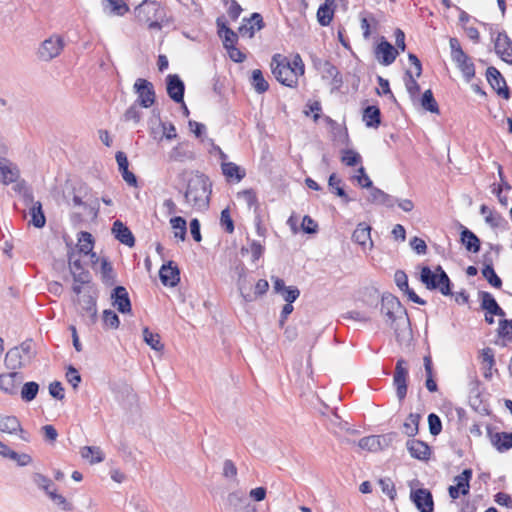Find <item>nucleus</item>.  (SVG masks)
<instances>
[{"instance_id": "12", "label": "nucleus", "mask_w": 512, "mask_h": 512, "mask_svg": "<svg viewBox=\"0 0 512 512\" xmlns=\"http://www.w3.org/2000/svg\"><path fill=\"white\" fill-rule=\"evenodd\" d=\"M374 53L375 58L380 64L388 66L395 61L396 57L399 54V51L394 46H392L388 41L382 38L381 41L375 47Z\"/></svg>"}, {"instance_id": "46", "label": "nucleus", "mask_w": 512, "mask_h": 512, "mask_svg": "<svg viewBox=\"0 0 512 512\" xmlns=\"http://www.w3.org/2000/svg\"><path fill=\"white\" fill-rule=\"evenodd\" d=\"M143 340L148 346H150L155 351L160 352L164 349V345L161 342L160 335L151 332L147 327L143 329Z\"/></svg>"}, {"instance_id": "30", "label": "nucleus", "mask_w": 512, "mask_h": 512, "mask_svg": "<svg viewBox=\"0 0 512 512\" xmlns=\"http://www.w3.org/2000/svg\"><path fill=\"white\" fill-rule=\"evenodd\" d=\"M103 11L109 15L124 16L129 7L123 0H102Z\"/></svg>"}, {"instance_id": "8", "label": "nucleus", "mask_w": 512, "mask_h": 512, "mask_svg": "<svg viewBox=\"0 0 512 512\" xmlns=\"http://www.w3.org/2000/svg\"><path fill=\"white\" fill-rule=\"evenodd\" d=\"M137 99L134 103L141 105L143 108H149L155 103L156 95L154 86L146 79L138 78L133 86Z\"/></svg>"}, {"instance_id": "24", "label": "nucleus", "mask_w": 512, "mask_h": 512, "mask_svg": "<svg viewBox=\"0 0 512 512\" xmlns=\"http://www.w3.org/2000/svg\"><path fill=\"white\" fill-rule=\"evenodd\" d=\"M237 287L244 301L251 302L254 300V296L251 291V280L249 279L247 271L244 267L238 268Z\"/></svg>"}, {"instance_id": "45", "label": "nucleus", "mask_w": 512, "mask_h": 512, "mask_svg": "<svg viewBox=\"0 0 512 512\" xmlns=\"http://www.w3.org/2000/svg\"><path fill=\"white\" fill-rule=\"evenodd\" d=\"M366 126L377 128L380 124V110L376 106H368L363 113Z\"/></svg>"}, {"instance_id": "3", "label": "nucleus", "mask_w": 512, "mask_h": 512, "mask_svg": "<svg viewBox=\"0 0 512 512\" xmlns=\"http://www.w3.org/2000/svg\"><path fill=\"white\" fill-rule=\"evenodd\" d=\"M134 14L137 21L146 24L149 29L160 30L167 23L165 9L156 1H142L135 7Z\"/></svg>"}, {"instance_id": "35", "label": "nucleus", "mask_w": 512, "mask_h": 512, "mask_svg": "<svg viewBox=\"0 0 512 512\" xmlns=\"http://www.w3.org/2000/svg\"><path fill=\"white\" fill-rule=\"evenodd\" d=\"M481 298V306L484 310L487 311L488 314L504 316L505 312L503 309L497 304L495 298L488 292H482L480 294Z\"/></svg>"}, {"instance_id": "9", "label": "nucleus", "mask_w": 512, "mask_h": 512, "mask_svg": "<svg viewBox=\"0 0 512 512\" xmlns=\"http://www.w3.org/2000/svg\"><path fill=\"white\" fill-rule=\"evenodd\" d=\"M25 205L28 211H23V217H30L28 224L35 228H43L46 224V217L44 215L42 204L40 201H34L32 195H26L24 198Z\"/></svg>"}, {"instance_id": "6", "label": "nucleus", "mask_w": 512, "mask_h": 512, "mask_svg": "<svg viewBox=\"0 0 512 512\" xmlns=\"http://www.w3.org/2000/svg\"><path fill=\"white\" fill-rule=\"evenodd\" d=\"M32 341H25L17 347L11 348L5 356V365L10 370H17L28 365L34 357Z\"/></svg>"}, {"instance_id": "38", "label": "nucleus", "mask_w": 512, "mask_h": 512, "mask_svg": "<svg viewBox=\"0 0 512 512\" xmlns=\"http://www.w3.org/2000/svg\"><path fill=\"white\" fill-rule=\"evenodd\" d=\"M374 310L372 308L355 309L343 315L344 319H349L361 323H367L372 319Z\"/></svg>"}, {"instance_id": "58", "label": "nucleus", "mask_w": 512, "mask_h": 512, "mask_svg": "<svg viewBox=\"0 0 512 512\" xmlns=\"http://www.w3.org/2000/svg\"><path fill=\"white\" fill-rule=\"evenodd\" d=\"M82 308L90 316L92 321L96 318V301L91 295H84L82 300Z\"/></svg>"}, {"instance_id": "50", "label": "nucleus", "mask_w": 512, "mask_h": 512, "mask_svg": "<svg viewBox=\"0 0 512 512\" xmlns=\"http://www.w3.org/2000/svg\"><path fill=\"white\" fill-rule=\"evenodd\" d=\"M153 115L159 122V128L162 131V137L167 140H172L177 137L176 128L172 123H165L159 119V111L153 110Z\"/></svg>"}, {"instance_id": "43", "label": "nucleus", "mask_w": 512, "mask_h": 512, "mask_svg": "<svg viewBox=\"0 0 512 512\" xmlns=\"http://www.w3.org/2000/svg\"><path fill=\"white\" fill-rule=\"evenodd\" d=\"M480 212L484 216L485 222L493 228L500 227L504 223L503 217L499 213L492 211L486 205L481 206Z\"/></svg>"}, {"instance_id": "57", "label": "nucleus", "mask_w": 512, "mask_h": 512, "mask_svg": "<svg viewBox=\"0 0 512 512\" xmlns=\"http://www.w3.org/2000/svg\"><path fill=\"white\" fill-rule=\"evenodd\" d=\"M49 498L56 504L58 507H60L64 511H69L72 509L71 504L66 500L64 496L61 494L56 493L54 489L51 491H48Z\"/></svg>"}, {"instance_id": "5", "label": "nucleus", "mask_w": 512, "mask_h": 512, "mask_svg": "<svg viewBox=\"0 0 512 512\" xmlns=\"http://www.w3.org/2000/svg\"><path fill=\"white\" fill-rule=\"evenodd\" d=\"M420 281L429 290L438 289L445 296L451 294L450 279L441 266H437L434 271L427 266L422 267Z\"/></svg>"}, {"instance_id": "7", "label": "nucleus", "mask_w": 512, "mask_h": 512, "mask_svg": "<svg viewBox=\"0 0 512 512\" xmlns=\"http://www.w3.org/2000/svg\"><path fill=\"white\" fill-rule=\"evenodd\" d=\"M66 46L62 35L53 33L43 40L38 49L37 57L44 62H49L61 55Z\"/></svg>"}, {"instance_id": "51", "label": "nucleus", "mask_w": 512, "mask_h": 512, "mask_svg": "<svg viewBox=\"0 0 512 512\" xmlns=\"http://www.w3.org/2000/svg\"><path fill=\"white\" fill-rule=\"evenodd\" d=\"M194 155L191 151H188L183 144L175 146L170 152V159L174 161H185L191 160Z\"/></svg>"}, {"instance_id": "40", "label": "nucleus", "mask_w": 512, "mask_h": 512, "mask_svg": "<svg viewBox=\"0 0 512 512\" xmlns=\"http://www.w3.org/2000/svg\"><path fill=\"white\" fill-rule=\"evenodd\" d=\"M461 241L470 252L476 253L480 250V240L473 232L466 228L461 233Z\"/></svg>"}, {"instance_id": "61", "label": "nucleus", "mask_w": 512, "mask_h": 512, "mask_svg": "<svg viewBox=\"0 0 512 512\" xmlns=\"http://www.w3.org/2000/svg\"><path fill=\"white\" fill-rule=\"evenodd\" d=\"M103 322L106 327L116 329L119 327L120 320L118 315L112 310H104Z\"/></svg>"}, {"instance_id": "42", "label": "nucleus", "mask_w": 512, "mask_h": 512, "mask_svg": "<svg viewBox=\"0 0 512 512\" xmlns=\"http://www.w3.org/2000/svg\"><path fill=\"white\" fill-rule=\"evenodd\" d=\"M341 179L335 174L332 173L328 180V185L332 193L336 194L338 197L342 199L344 203H348L351 199L348 197L343 187L341 186Z\"/></svg>"}, {"instance_id": "16", "label": "nucleus", "mask_w": 512, "mask_h": 512, "mask_svg": "<svg viewBox=\"0 0 512 512\" xmlns=\"http://www.w3.org/2000/svg\"><path fill=\"white\" fill-rule=\"evenodd\" d=\"M496 54L506 63L512 64V41L505 33H498L494 39Z\"/></svg>"}, {"instance_id": "27", "label": "nucleus", "mask_w": 512, "mask_h": 512, "mask_svg": "<svg viewBox=\"0 0 512 512\" xmlns=\"http://www.w3.org/2000/svg\"><path fill=\"white\" fill-rule=\"evenodd\" d=\"M451 58L458 69L461 71L465 80L470 82L471 79L475 76V66L471 58L465 52L462 53V57H459V59L457 56H453Z\"/></svg>"}, {"instance_id": "21", "label": "nucleus", "mask_w": 512, "mask_h": 512, "mask_svg": "<svg viewBox=\"0 0 512 512\" xmlns=\"http://www.w3.org/2000/svg\"><path fill=\"white\" fill-rule=\"evenodd\" d=\"M19 177V170L15 164L0 156V182L4 185L16 182Z\"/></svg>"}, {"instance_id": "63", "label": "nucleus", "mask_w": 512, "mask_h": 512, "mask_svg": "<svg viewBox=\"0 0 512 512\" xmlns=\"http://www.w3.org/2000/svg\"><path fill=\"white\" fill-rule=\"evenodd\" d=\"M341 160L347 166H355L360 163L361 156L353 150H344Z\"/></svg>"}, {"instance_id": "22", "label": "nucleus", "mask_w": 512, "mask_h": 512, "mask_svg": "<svg viewBox=\"0 0 512 512\" xmlns=\"http://www.w3.org/2000/svg\"><path fill=\"white\" fill-rule=\"evenodd\" d=\"M113 299V306L117 308L120 313H129L131 311V302L128 292L125 287L117 286L111 295Z\"/></svg>"}, {"instance_id": "48", "label": "nucleus", "mask_w": 512, "mask_h": 512, "mask_svg": "<svg viewBox=\"0 0 512 512\" xmlns=\"http://www.w3.org/2000/svg\"><path fill=\"white\" fill-rule=\"evenodd\" d=\"M251 84L259 94L266 92L269 88L268 82L264 79L263 74L259 69H254L252 71Z\"/></svg>"}, {"instance_id": "17", "label": "nucleus", "mask_w": 512, "mask_h": 512, "mask_svg": "<svg viewBox=\"0 0 512 512\" xmlns=\"http://www.w3.org/2000/svg\"><path fill=\"white\" fill-rule=\"evenodd\" d=\"M371 227L366 223H359L352 234V240L362 247L366 252L373 248V241L371 239Z\"/></svg>"}, {"instance_id": "39", "label": "nucleus", "mask_w": 512, "mask_h": 512, "mask_svg": "<svg viewBox=\"0 0 512 512\" xmlns=\"http://www.w3.org/2000/svg\"><path fill=\"white\" fill-rule=\"evenodd\" d=\"M142 106L136 103L130 105L122 116V120L127 123L138 125L143 117Z\"/></svg>"}, {"instance_id": "59", "label": "nucleus", "mask_w": 512, "mask_h": 512, "mask_svg": "<svg viewBox=\"0 0 512 512\" xmlns=\"http://www.w3.org/2000/svg\"><path fill=\"white\" fill-rule=\"evenodd\" d=\"M32 479H33V482L40 489H42L46 492V494H48V491L52 490V487H53L52 481L49 478H47L46 476H44L43 474L34 473Z\"/></svg>"}, {"instance_id": "1", "label": "nucleus", "mask_w": 512, "mask_h": 512, "mask_svg": "<svg viewBox=\"0 0 512 512\" xmlns=\"http://www.w3.org/2000/svg\"><path fill=\"white\" fill-rule=\"evenodd\" d=\"M271 70L279 83L295 88L298 85L299 77L304 75L305 66L299 54L294 55L291 60L281 54H276L271 61Z\"/></svg>"}, {"instance_id": "18", "label": "nucleus", "mask_w": 512, "mask_h": 512, "mask_svg": "<svg viewBox=\"0 0 512 512\" xmlns=\"http://www.w3.org/2000/svg\"><path fill=\"white\" fill-rule=\"evenodd\" d=\"M410 497L421 512H433V498L427 489H417L412 491Z\"/></svg>"}, {"instance_id": "52", "label": "nucleus", "mask_w": 512, "mask_h": 512, "mask_svg": "<svg viewBox=\"0 0 512 512\" xmlns=\"http://www.w3.org/2000/svg\"><path fill=\"white\" fill-rule=\"evenodd\" d=\"M38 391H39V385L36 382H34V381L27 382L23 385V387L21 389V398H22V400H24L26 402H30L35 399Z\"/></svg>"}, {"instance_id": "36", "label": "nucleus", "mask_w": 512, "mask_h": 512, "mask_svg": "<svg viewBox=\"0 0 512 512\" xmlns=\"http://www.w3.org/2000/svg\"><path fill=\"white\" fill-rule=\"evenodd\" d=\"M80 455L90 464L100 463L104 460V454L100 447L84 446L80 449Z\"/></svg>"}, {"instance_id": "31", "label": "nucleus", "mask_w": 512, "mask_h": 512, "mask_svg": "<svg viewBox=\"0 0 512 512\" xmlns=\"http://www.w3.org/2000/svg\"><path fill=\"white\" fill-rule=\"evenodd\" d=\"M335 0H325L318 8L317 20L321 26H328L334 15Z\"/></svg>"}, {"instance_id": "41", "label": "nucleus", "mask_w": 512, "mask_h": 512, "mask_svg": "<svg viewBox=\"0 0 512 512\" xmlns=\"http://www.w3.org/2000/svg\"><path fill=\"white\" fill-rule=\"evenodd\" d=\"M170 225L174 233V237L180 241L186 239L187 223L186 220L181 216H175L170 219Z\"/></svg>"}, {"instance_id": "33", "label": "nucleus", "mask_w": 512, "mask_h": 512, "mask_svg": "<svg viewBox=\"0 0 512 512\" xmlns=\"http://www.w3.org/2000/svg\"><path fill=\"white\" fill-rule=\"evenodd\" d=\"M388 436H367L359 440L358 446L367 451H378L382 449L383 443H386Z\"/></svg>"}, {"instance_id": "64", "label": "nucleus", "mask_w": 512, "mask_h": 512, "mask_svg": "<svg viewBox=\"0 0 512 512\" xmlns=\"http://www.w3.org/2000/svg\"><path fill=\"white\" fill-rule=\"evenodd\" d=\"M220 224L227 233H233L234 222L231 218L230 210L228 208L222 210L220 217Z\"/></svg>"}, {"instance_id": "14", "label": "nucleus", "mask_w": 512, "mask_h": 512, "mask_svg": "<svg viewBox=\"0 0 512 512\" xmlns=\"http://www.w3.org/2000/svg\"><path fill=\"white\" fill-rule=\"evenodd\" d=\"M228 512H256V509L246 500L243 493L234 491L227 496Z\"/></svg>"}, {"instance_id": "60", "label": "nucleus", "mask_w": 512, "mask_h": 512, "mask_svg": "<svg viewBox=\"0 0 512 512\" xmlns=\"http://www.w3.org/2000/svg\"><path fill=\"white\" fill-rule=\"evenodd\" d=\"M405 86L411 98H415L418 95L420 87L410 71L406 72Z\"/></svg>"}, {"instance_id": "37", "label": "nucleus", "mask_w": 512, "mask_h": 512, "mask_svg": "<svg viewBox=\"0 0 512 512\" xmlns=\"http://www.w3.org/2000/svg\"><path fill=\"white\" fill-rule=\"evenodd\" d=\"M93 238L92 235L88 232H81L78 237V244L77 247L79 249L80 253H83L85 255H91V258H96V254L93 253Z\"/></svg>"}, {"instance_id": "28", "label": "nucleus", "mask_w": 512, "mask_h": 512, "mask_svg": "<svg viewBox=\"0 0 512 512\" xmlns=\"http://www.w3.org/2000/svg\"><path fill=\"white\" fill-rule=\"evenodd\" d=\"M112 232L117 240L122 244L132 247L135 243L131 231L121 221L116 220L113 223Z\"/></svg>"}, {"instance_id": "2", "label": "nucleus", "mask_w": 512, "mask_h": 512, "mask_svg": "<svg viewBox=\"0 0 512 512\" xmlns=\"http://www.w3.org/2000/svg\"><path fill=\"white\" fill-rule=\"evenodd\" d=\"M211 183L209 179L200 173H192L188 178L184 200L192 210L205 211L209 207L211 195Z\"/></svg>"}, {"instance_id": "47", "label": "nucleus", "mask_w": 512, "mask_h": 512, "mask_svg": "<svg viewBox=\"0 0 512 512\" xmlns=\"http://www.w3.org/2000/svg\"><path fill=\"white\" fill-rule=\"evenodd\" d=\"M248 22L250 24V27L248 28L246 25L241 26L240 33H248V36L252 37L255 31L260 30L263 26L262 16L259 13H253Z\"/></svg>"}, {"instance_id": "13", "label": "nucleus", "mask_w": 512, "mask_h": 512, "mask_svg": "<svg viewBox=\"0 0 512 512\" xmlns=\"http://www.w3.org/2000/svg\"><path fill=\"white\" fill-rule=\"evenodd\" d=\"M22 381V374L15 370L3 373L0 375V390L10 396L17 395L18 387Z\"/></svg>"}, {"instance_id": "55", "label": "nucleus", "mask_w": 512, "mask_h": 512, "mask_svg": "<svg viewBox=\"0 0 512 512\" xmlns=\"http://www.w3.org/2000/svg\"><path fill=\"white\" fill-rule=\"evenodd\" d=\"M482 275L484 278L495 288H500L502 285L501 279L497 276L494 268L491 265H486L482 269Z\"/></svg>"}, {"instance_id": "44", "label": "nucleus", "mask_w": 512, "mask_h": 512, "mask_svg": "<svg viewBox=\"0 0 512 512\" xmlns=\"http://www.w3.org/2000/svg\"><path fill=\"white\" fill-rule=\"evenodd\" d=\"M217 25L219 28V35L223 39V45L227 49L229 47L234 46L237 40V34L225 26L224 23H221L220 19L217 20Z\"/></svg>"}, {"instance_id": "11", "label": "nucleus", "mask_w": 512, "mask_h": 512, "mask_svg": "<svg viewBox=\"0 0 512 512\" xmlns=\"http://www.w3.org/2000/svg\"><path fill=\"white\" fill-rule=\"evenodd\" d=\"M472 478V470L465 469L463 472L454 477V485L448 489L449 496L457 499L460 495H467L470 489V480Z\"/></svg>"}, {"instance_id": "56", "label": "nucleus", "mask_w": 512, "mask_h": 512, "mask_svg": "<svg viewBox=\"0 0 512 512\" xmlns=\"http://www.w3.org/2000/svg\"><path fill=\"white\" fill-rule=\"evenodd\" d=\"M378 484L385 495H387L391 500L395 499L396 489L394 482L390 478H381L379 479Z\"/></svg>"}, {"instance_id": "62", "label": "nucleus", "mask_w": 512, "mask_h": 512, "mask_svg": "<svg viewBox=\"0 0 512 512\" xmlns=\"http://www.w3.org/2000/svg\"><path fill=\"white\" fill-rule=\"evenodd\" d=\"M237 198L243 200L249 208L257 204L256 193L253 189H245L238 192Z\"/></svg>"}, {"instance_id": "20", "label": "nucleus", "mask_w": 512, "mask_h": 512, "mask_svg": "<svg viewBox=\"0 0 512 512\" xmlns=\"http://www.w3.org/2000/svg\"><path fill=\"white\" fill-rule=\"evenodd\" d=\"M167 93L169 97L176 103H182L184 97V83L176 74L167 76Z\"/></svg>"}, {"instance_id": "15", "label": "nucleus", "mask_w": 512, "mask_h": 512, "mask_svg": "<svg viewBox=\"0 0 512 512\" xmlns=\"http://www.w3.org/2000/svg\"><path fill=\"white\" fill-rule=\"evenodd\" d=\"M486 76L489 84L499 96H502L504 99L510 98L506 81L495 67H489L487 69Z\"/></svg>"}, {"instance_id": "4", "label": "nucleus", "mask_w": 512, "mask_h": 512, "mask_svg": "<svg viewBox=\"0 0 512 512\" xmlns=\"http://www.w3.org/2000/svg\"><path fill=\"white\" fill-rule=\"evenodd\" d=\"M381 314L385 317V322L394 328L395 331H397L400 324H405L408 321L405 308L392 295L382 297Z\"/></svg>"}, {"instance_id": "32", "label": "nucleus", "mask_w": 512, "mask_h": 512, "mask_svg": "<svg viewBox=\"0 0 512 512\" xmlns=\"http://www.w3.org/2000/svg\"><path fill=\"white\" fill-rule=\"evenodd\" d=\"M378 20L372 13L363 12L360 14V27L364 39H369L372 32L377 30Z\"/></svg>"}, {"instance_id": "54", "label": "nucleus", "mask_w": 512, "mask_h": 512, "mask_svg": "<svg viewBox=\"0 0 512 512\" xmlns=\"http://www.w3.org/2000/svg\"><path fill=\"white\" fill-rule=\"evenodd\" d=\"M370 199L371 201L379 204H384L387 206L392 205L391 197L387 193L378 188L371 187Z\"/></svg>"}, {"instance_id": "49", "label": "nucleus", "mask_w": 512, "mask_h": 512, "mask_svg": "<svg viewBox=\"0 0 512 512\" xmlns=\"http://www.w3.org/2000/svg\"><path fill=\"white\" fill-rule=\"evenodd\" d=\"M420 421L419 414L411 413L403 424V431L408 437H413L418 433V426Z\"/></svg>"}, {"instance_id": "26", "label": "nucleus", "mask_w": 512, "mask_h": 512, "mask_svg": "<svg viewBox=\"0 0 512 512\" xmlns=\"http://www.w3.org/2000/svg\"><path fill=\"white\" fill-rule=\"evenodd\" d=\"M406 447L413 458L427 460L430 456V447L423 441L417 439L408 440Z\"/></svg>"}, {"instance_id": "53", "label": "nucleus", "mask_w": 512, "mask_h": 512, "mask_svg": "<svg viewBox=\"0 0 512 512\" xmlns=\"http://www.w3.org/2000/svg\"><path fill=\"white\" fill-rule=\"evenodd\" d=\"M421 106L431 113H439L438 104L435 101L431 90H426L424 92L421 98Z\"/></svg>"}, {"instance_id": "29", "label": "nucleus", "mask_w": 512, "mask_h": 512, "mask_svg": "<svg viewBox=\"0 0 512 512\" xmlns=\"http://www.w3.org/2000/svg\"><path fill=\"white\" fill-rule=\"evenodd\" d=\"M490 441L499 452H506L512 448V433L496 432L490 434Z\"/></svg>"}, {"instance_id": "25", "label": "nucleus", "mask_w": 512, "mask_h": 512, "mask_svg": "<svg viewBox=\"0 0 512 512\" xmlns=\"http://www.w3.org/2000/svg\"><path fill=\"white\" fill-rule=\"evenodd\" d=\"M0 431L8 434L21 432V439L28 441V438L24 435L19 420L15 416L0 415Z\"/></svg>"}, {"instance_id": "10", "label": "nucleus", "mask_w": 512, "mask_h": 512, "mask_svg": "<svg viewBox=\"0 0 512 512\" xmlns=\"http://www.w3.org/2000/svg\"><path fill=\"white\" fill-rule=\"evenodd\" d=\"M407 378V362L404 359H399L396 363L395 372L393 376V384L396 388V393L399 400L404 399L407 394Z\"/></svg>"}, {"instance_id": "23", "label": "nucleus", "mask_w": 512, "mask_h": 512, "mask_svg": "<svg viewBox=\"0 0 512 512\" xmlns=\"http://www.w3.org/2000/svg\"><path fill=\"white\" fill-rule=\"evenodd\" d=\"M394 280L397 285V287L405 292V294L408 296L409 300H411L414 303L424 305L425 301L421 299L412 289L408 286V277L406 273L402 270H398L395 272Z\"/></svg>"}, {"instance_id": "19", "label": "nucleus", "mask_w": 512, "mask_h": 512, "mask_svg": "<svg viewBox=\"0 0 512 512\" xmlns=\"http://www.w3.org/2000/svg\"><path fill=\"white\" fill-rule=\"evenodd\" d=\"M159 277L163 285L175 287L180 281V272L178 267L169 261L160 268Z\"/></svg>"}, {"instance_id": "34", "label": "nucleus", "mask_w": 512, "mask_h": 512, "mask_svg": "<svg viewBox=\"0 0 512 512\" xmlns=\"http://www.w3.org/2000/svg\"><path fill=\"white\" fill-rule=\"evenodd\" d=\"M221 169L223 175L228 180H235L236 182H240L246 175L245 170L233 162L223 161L221 164Z\"/></svg>"}]
</instances>
